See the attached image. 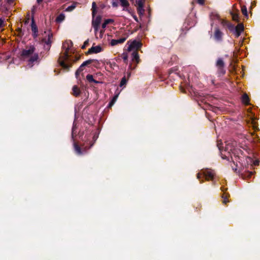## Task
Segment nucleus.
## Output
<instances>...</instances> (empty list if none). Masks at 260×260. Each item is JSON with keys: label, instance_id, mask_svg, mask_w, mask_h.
I'll list each match as a JSON object with an SVG mask.
<instances>
[{"label": "nucleus", "instance_id": "obj_1", "mask_svg": "<svg viewBox=\"0 0 260 260\" xmlns=\"http://www.w3.org/2000/svg\"><path fill=\"white\" fill-rule=\"evenodd\" d=\"M224 151L226 152V154H222L221 153V158L223 159H226L228 161H233L235 165V161L233 159V156L235 159L238 161L240 164H243L244 158V152L238 148H229V145L224 149Z\"/></svg>", "mask_w": 260, "mask_h": 260}, {"label": "nucleus", "instance_id": "obj_2", "mask_svg": "<svg viewBox=\"0 0 260 260\" xmlns=\"http://www.w3.org/2000/svg\"><path fill=\"white\" fill-rule=\"evenodd\" d=\"M123 62L126 64H129L131 69L133 68V64H137L139 62V57L138 52L128 51L126 50L121 55Z\"/></svg>", "mask_w": 260, "mask_h": 260}, {"label": "nucleus", "instance_id": "obj_3", "mask_svg": "<svg viewBox=\"0 0 260 260\" xmlns=\"http://www.w3.org/2000/svg\"><path fill=\"white\" fill-rule=\"evenodd\" d=\"M21 56L24 59L27 60L30 63H33L38 59V55L35 52V48L30 46L24 49L21 53Z\"/></svg>", "mask_w": 260, "mask_h": 260}, {"label": "nucleus", "instance_id": "obj_4", "mask_svg": "<svg viewBox=\"0 0 260 260\" xmlns=\"http://www.w3.org/2000/svg\"><path fill=\"white\" fill-rule=\"evenodd\" d=\"M71 47L72 43L70 41H66L62 45L64 52L60 56L58 61L60 66L64 69H68L69 68V66L64 63V61L69 57V50Z\"/></svg>", "mask_w": 260, "mask_h": 260}, {"label": "nucleus", "instance_id": "obj_5", "mask_svg": "<svg viewBox=\"0 0 260 260\" xmlns=\"http://www.w3.org/2000/svg\"><path fill=\"white\" fill-rule=\"evenodd\" d=\"M126 45L127 46L126 50L128 51L138 52V50L142 47V43L140 41L137 40H129L127 42Z\"/></svg>", "mask_w": 260, "mask_h": 260}, {"label": "nucleus", "instance_id": "obj_6", "mask_svg": "<svg viewBox=\"0 0 260 260\" xmlns=\"http://www.w3.org/2000/svg\"><path fill=\"white\" fill-rule=\"evenodd\" d=\"M228 28L233 32L236 38H238L244 30V25L242 23H239L235 26L234 25L230 24L228 25Z\"/></svg>", "mask_w": 260, "mask_h": 260}, {"label": "nucleus", "instance_id": "obj_7", "mask_svg": "<svg viewBox=\"0 0 260 260\" xmlns=\"http://www.w3.org/2000/svg\"><path fill=\"white\" fill-rule=\"evenodd\" d=\"M42 42L47 45H50L52 42V34L50 31H45L43 34Z\"/></svg>", "mask_w": 260, "mask_h": 260}, {"label": "nucleus", "instance_id": "obj_8", "mask_svg": "<svg viewBox=\"0 0 260 260\" xmlns=\"http://www.w3.org/2000/svg\"><path fill=\"white\" fill-rule=\"evenodd\" d=\"M203 174L206 177V179L207 180H209V179L211 180H213L215 175V172L214 170L209 169H206L205 170L203 171Z\"/></svg>", "mask_w": 260, "mask_h": 260}, {"label": "nucleus", "instance_id": "obj_9", "mask_svg": "<svg viewBox=\"0 0 260 260\" xmlns=\"http://www.w3.org/2000/svg\"><path fill=\"white\" fill-rule=\"evenodd\" d=\"M104 50V48L101 45L97 46H93L91 48H90L88 51V53L89 54H93V53H98L102 52Z\"/></svg>", "mask_w": 260, "mask_h": 260}, {"label": "nucleus", "instance_id": "obj_10", "mask_svg": "<svg viewBox=\"0 0 260 260\" xmlns=\"http://www.w3.org/2000/svg\"><path fill=\"white\" fill-rule=\"evenodd\" d=\"M145 0H137L136 3L138 6V11L140 14H142L144 12L143 9Z\"/></svg>", "mask_w": 260, "mask_h": 260}, {"label": "nucleus", "instance_id": "obj_11", "mask_svg": "<svg viewBox=\"0 0 260 260\" xmlns=\"http://www.w3.org/2000/svg\"><path fill=\"white\" fill-rule=\"evenodd\" d=\"M101 22V18L100 16H97L93 18L92 22V25L94 30H96L100 27V24Z\"/></svg>", "mask_w": 260, "mask_h": 260}, {"label": "nucleus", "instance_id": "obj_12", "mask_svg": "<svg viewBox=\"0 0 260 260\" xmlns=\"http://www.w3.org/2000/svg\"><path fill=\"white\" fill-rule=\"evenodd\" d=\"M223 33L218 28H216L214 32V38L217 41H221L222 39Z\"/></svg>", "mask_w": 260, "mask_h": 260}, {"label": "nucleus", "instance_id": "obj_13", "mask_svg": "<svg viewBox=\"0 0 260 260\" xmlns=\"http://www.w3.org/2000/svg\"><path fill=\"white\" fill-rule=\"evenodd\" d=\"M125 40H126V38H121V39H119L118 40L112 39L110 41V44L111 46H114L118 45V44L123 43Z\"/></svg>", "mask_w": 260, "mask_h": 260}, {"label": "nucleus", "instance_id": "obj_14", "mask_svg": "<svg viewBox=\"0 0 260 260\" xmlns=\"http://www.w3.org/2000/svg\"><path fill=\"white\" fill-rule=\"evenodd\" d=\"M94 33L96 39H101L103 36L104 30H103L99 27V28L96 30H94Z\"/></svg>", "mask_w": 260, "mask_h": 260}, {"label": "nucleus", "instance_id": "obj_15", "mask_svg": "<svg viewBox=\"0 0 260 260\" xmlns=\"http://www.w3.org/2000/svg\"><path fill=\"white\" fill-rule=\"evenodd\" d=\"M91 62V60H88L84 61L80 66V67L77 70V71L76 72V78H78V75L80 74V73L82 71V68L83 67H84Z\"/></svg>", "mask_w": 260, "mask_h": 260}, {"label": "nucleus", "instance_id": "obj_16", "mask_svg": "<svg viewBox=\"0 0 260 260\" xmlns=\"http://www.w3.org/2000/svg\"><path fill=\"white\" fill-rule=\"evenodd\" d=\"M91 62V60H88L84 61L80 66V67L77 70V71L76 72V78H78V75L80 74V73L82 71V68L83 67H84Z\"/></svg>", "mask_w": 260, "mask_h": 260}, {"label": "nucleus", "instance_id": "obj_17", "mask_svg": "<svg viewBox=\"0 0 260 260\" xmlns=\"http://www.w3.org/2000/svg\"><path fill=\"white\" fill-rule=\"evenodd\" d=\"M221 189L222 191H223V193L222 195V198L223 199L222 203L224 204H226V203L229 202V201L228 200V198L230 196V195L229 194H226L224 192L223 187H221Z\"/></svg>", "mask_w": 260, "mask_h": 260}, {"label": "nucleus", "instance_id": "obj_18", "mask_svg": "<svg viewBox=\"0 0 260 260\" xmlns=\"http://www.w3.org/2000/svg\"><path fill=\"white\" fill-rule=\"evenodd\" d=\"M242 102L246 105H249V99L248 96V95L246 93H244L242 96Z\"/></svg>", "mask_w": 260, "mask_h": 260}, {"label": "nucleus", "instance_id": "obj_19", "mask_svg": "<svg viewBox=\"0 0 260 260\" xmlns=\"http://www.w3.org/2000/svg\"><path fill=\"white\" fill-rule=\"evenodd\" d=\"M217 74L218 77L223 76L225 74L226 70L225 67H217Z\"/></svg>", "mask_w": 260, "mask_h": 260}, {"label": "nucleus", "instance_id": "obj_20", "mask_svg": "<svg viewBox=\"0 0 260 260\" xmlns=\"http://www.w3.org/2000/svg\"><path fill=\"white\" fill-rule=\"evenodd\" d=\"M215 66L217 67H225V63L222 58H218L216 62Z\"/></svg>", "mask_w": 260, "mask_h": 260}, {"label": "nucleus", "instance_id": "obj_21", "mask_svg": "<svg viewBox=\"0 0 260 260\" xmlns=\"http://www.w3.org/2000/svg\"><path fill=\"white\" fill-rule=\"evenodd\" d=\"M73 94L75 96H78L80 93V90L77 85H74L72 88Z\"/></svg>", "mask_w": 260, "mask_h": 260}, {"label": "nucleus", "instance_id": "obj_22", "mask_svg": "<svg viewBox=\"0 0 260 260\" xmlns=\"http://www.w3.org/2000/svg\"><path fill=\"white\" fill-rule=\"evenodd\" d=\"M239 11L238 10H236V12H231V15L232 16L233 19L234 21H236L237 22L239 21Z\"/></svg>", "mask_w": 260, "mask_h": 260}, {"label": "nucleus", "instance_id": "obj_23", "mask_svg": "<svg viewBox=\"0 0 260 260\" xmlns=\"http://www.w3.org/2000/svg\"><path fill=\"white\" fill-rule=\"evenodd\" d=\"M31 30L32 32H34V35L35 37H36L37 36V31L38 29L36 25L34 23V22L32 21L31 23Z\"/></svg>", "mask_w": 260, "mask_h": 260}, {"label": "nucleus", "instance_id": "obj_24", "mask_svg": "<svg viewBox=\"0 0 260 260\" xmlns=\"http://www.w3.org/2000/svg\"><path fill=\"white\" fill-rule=\"evenodd\" d=\"M244 159L246 160V164H245V166L247 165V167L248 166H252L253 159L251 157L247 156Z\"/></svg>", "mask_w": 260, "mask_h": 260}, {"label": "nucleus", "instance_id": "obj_25", "mask_svg": "<svg viewBox=\"0 0 260 260\" xmlns=\"http://www.w3.org/2000/svg\"><path fill=\"white\" fill-rule=\"evenodd\" d=\"M121 5L123 7V10H125L129 6V3L127 0H120Z\"/></svg>", "mask_w": 260, "mask_h": 260}, {"label": "nucleus", "instance_id": "obj_26", "mask_svg": "<svg viewBox=\"0 0 260 260\" xmlns=\"http://www.w3.org/2000/svg\"><path fill=\"white\" fill-rule=\"evenodd\" d=\"M118 95H119V93L114 96V97L112 99L111 101L109 103V107H112L114 104V103L116 102V101L117 100Z\"/></svg>", "mask_w": 260, "mask_h": 260}, {"label": "nucleus", "instance_id": "obj_27", "mask_svg": "<svg viewBox=\"0 0 260 260\" xmlns=\"http://www.w3.org/2000/svg\"><path fill=\"white\" fill-rule=\"evenodd\" d=\"M65 16L64 14H60L57 18H56V21L58 22H60L62 21H63L64 19Z\"/></svg>", "mask_w": 260, "mask_h": 260}, {"label": "nucleus", "instance_id": "obj_28", "mask_svg": "<svg viewBox=\"0 0 260 260\" xmlns=\"http://www.w3.org/2000/svg\"><path fill=\"white\" fill-rule=\"evenodd\" d=\"M241 11L242 14L246 17L248 16L247 10L246 6H243L241 8Z\"/></svg>", "mask_w": 260, "mask_h": 260}, {"label": "nucleus", "instance_id": "obj_29", "mask_svg": "<svg viewBox=\"0 0 260 260\" xmlns=\"http://www.w3.org/2000/svg\"><path fill=\"white\" fill-rule=\"evenodd\" d=\"M76 7V4H73L70 6H69L66 9V11L70 12L73 10Z\"/></svg>", "mask_w": 260, "mask_h": 260}, {"label": "nucleus", "instance_id": "obj_30", "mask_svg": "<svg viewBox=\"0 0 260 260\" xmlns=\"http://www.w3.org/2000/svg\"><path fill=\"white\" fill-rule=\"evenodd\" d=\"M74 148H75V151H76V152L78 154H81V149H80V147L79 146H78L77 144H74Z\"/></svg>", "mask_w": 260, "mask_h": 260}, {"label": "nucleus", "instance_id": "obj_31", "mask_svg": "<svg viewBox=\"0 0 260 260\" xmlns=\"http://www.w3.org/2000/svg\"><path fill=\"white\" fill-rule=\"evenodd\" d=\"M126 83V80L125 77H123L122 78L120 83V86L122 87L124 85H125Z\"/></svg>", "mask_w": 260, "mask_h": 260}, {"label": "nucleus", "instance_id": "obj_32", "mask_svg": "<svg viewBox=\"0 0 260 260\" xmlns=\"http://www.w3.org/2000/svg\"><path fill=\"white\" fill-rule=\"evenodd\" d=\"M86 78L90 82H95V81L93 79V76L91 75H87L86 76Z\"/></svg>", "mask_w": 260, "mask_h": 260}, {"label": "nucleus", "instance_id": "obj_33", "mask_svg": "<svg viewBox=\"0 0 260 260\" xmlns=\"http://www.w3.org/2000/svg\"><path fill=\"white\" fill-rule=\"evenodd\" d=\"M253 174V172H247V173H246V174L245 175V177L249 178L251 177V176Z\"/></svg>", "mask_w": 260, "mask_h": 260}, {"label": "nucleus", "instance_id": "obj_34", "mask_svg": "<svg viewBox=\"0 0 260 260\" xmlns=\"http://www.w3.org/2000/svg\"><path fill=\"white\" fill-rule=\"evenodd\" d=\"M107 24H108V22H104L102 24V28L101 29L103 30H104V28L106 27Z\"/></svg>", "mask_w": 260, "mask_h": 260}, {"label": "nucleus", "instance_id": "obj_35", "mask_svg": "<svg viewBox=\"0 0 260 260\" xmlns=\"http://www.w3.org/2000/svg\"><path fill=\"white\" fill-rule=\"evenodd\" d=\"M197 2L200 5H203L205 3V0H197Z\"/></svg>", "mask_w": 260, "mask_h": 260}, {"label": "nucleus", "instance_id": "obj_36", "mask_svg": "<svg viewBox=\"0 0 260 260\" xmlns=\"http://www.w3.org/2000/svg\"><path fill=\"white\" fill-rule=\"evenodd\" d=\"M92 9H93V14L94 13V12H95V6H96V4L95 2H93L92 3Z\"/></svg>", "mask_w": 260, "mask_h": 260}, {"label": "nucleus", "instance_id": "obj_37", "mask_svg": "<svg viewBox=\"0 0 260 260\" xmlns=\"http://www.w3.org/2000/svg\"><path fill=\"white\" fill-rule=\"evenodd\" d=\"M147 17H148V15H149L150 14L151 9L150 8L149 6L148 5H147Z\"/></svg>", "mask_w": 260, "mask_h": 260}, {"label": "nucleus", "instance_id": "obj_38", "mask_svg": "<svg viewBox=\"0 0 260 260\" xmlns=\"http://www.w3.org/2000/svg\"><path fill=\"white\" fill-rule=\"evenodd\" d=\"M88 40H87V41H85V42H84V43L83 45V46H82V49L85 48V47L86 46V45L88 44Z\"/></svg>", "mask_w": 260, "mask_h": 260}, {"label": "nucleus", "instance_id": "obj_39", "mask_svg": "<svg viewBox=\"0 0 260 260\" xmlns=\"http://www.w3.org/2000/svg\"><path fill=\"white\" fill-rule=\"evenodd\" d=\"M112 6L114 7H116L118 6V3L116 2L113 1Z\"/></svg>", "mask_w": 260, "mask_h": 260}, {"label": "nucleus", "instance_id": "obj_40", "mask_svg": "<svg viewBox=\"0 0 260 260\" xmlns=\"http://www.w3.org/2000/svg\"><path fill=\"white\" fill-rule=\"evenodd\" d=\"M258 164H259V161H258V160L253 161V160L252 165H254V166H257V165H258Z\"/></svg>", "mask_w": 260, "mask_h": 260}, {"label": "nucleus", "instance_id": "obj_41", "mask_svg": "<svg viewBox=\"0 0 260 260\" xmlns=\"http://www.w3.org/2000/svg\"><path fill=\"white\" fill-rule=\"evenodd\" d=\"M6 1L8 4H11L13 3V0H6Z\"/></svg>", "mask_w": 260, "mask_h": 260}, {"label": "nucleus", "instance_id": "obj_42", "mask_svg": "<svg viewBox=\"0 0 260 260\" xmlns=\"http://www.w3.org/2000/svg\"><path fill=\"white\" fill-rule=\"evenodd\" d=\"M201 174L200 173H198L197 174V178L200 180L201 178Z\"/></svg>", "mask_w": 260, "mask_h": 260}, {"label": "nucleus", "instance_id": "obj_43", "mask_svg": "<svg viewBox=\"0 0 260 260\" xmlns=\"http://www.w3.org/2000/svg\"><path fill=\"white\" fill-rule=\"evenodd\" d=\"M105 22H108V24L110 23V22H112V20L111 19H107L105 21Z\"/></svg>", "mask_w": 260, "mask_h": 260}, {"label": "nucleus", "instance_id": "obj_44", "mask_svg": "<svg viewBox=\"0 0 260 260\" xmlns=\"http://www.w3.org/2000/svg\"><path fill=\"white\" fill-rule=\"evenodd\" d=\"M3 23V21L0 19V27L2 25Z\"/></svg>", "mask_w": 260, "mask_h": 260}, {"label": "nucleus", "instance_id": "obj_45", "mask_svg": "<svg viewBox=\"0 0 260 260\" xmlns=\"http://www.w3.org/2000/svg\"><path fill=\"white\" fill-rule=\"evenodd\" d=\"M217 146L218 147L219 150L221 151V147L219 146V144H217Z\"/></svg>", "mask_w": 260, "mask_h": 260}, {"label": "nucleus", "instance_id": "obj_46", "mask_svg": "<svg viewBox=\"0 0 260 260\" xmlns=\"http://www.w3.org/2000/svg\"><path fill=\"white\" fill-rule=\"evenodd\" d=\"M232 169H233V170H234V171H236V170H237V168H236V167L234 168L233 167H232Z\"/></svg>", "mask_w": 260, "mask_h": 260}, {"label": "nucleus", "instance_id": "obj_47", "mask_svg": "<svg viewBox=\"0 0 260 260\" xmlns=\"http://www.w3.org/2000/svg\"><path fill=\"white\" fill-rule=\"evenodd\" d=\"M42 1H43V0H37V2H38V3H40L41 2H42Z\"/></svg>", "mask_w": 260, "mask_h": 260}, {"label": "nucleus", "instance_id": "obj_48", "mask_svg": "<svg viewBox=\"0 0 260 260\" xmlns=\"http://www.w3.org/2000/svg\"><path fill=\"white\" fill-rule=\"evenodd\" d=\"M203 182H204V181L203 180L200 181L201 183H202Z\"/></svg>", "mask_w": 260, "mask_h": 260}, {"label": "nucleus", "instance_id": "obj_49", "mask_svg": "<svg viewBox=\"0 0 260 260\" xmlns=\"http://www.w3.org/2000/svg\"><path fill=\"white\" fill-rule=\"evenodd\" d=\"M171 72H172V71H171V70H170V71H169V73H170V74H171Z\"/></svg>", "mask_w": 260, "mask_h": 260}]
</instances>
